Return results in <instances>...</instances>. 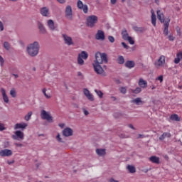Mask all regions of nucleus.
<instances>
[{"label":"nucleus","instance_id":"nucleus-45","mask_svg":"<svg viewBox=\"0 0 182 182\" xmlns=\"http://www.w3.org/2000/svg\"><path fill=\"white\" fill-rule=\"evenodd\" d=\"M82 112H83L85 116H88L89 111H87V109H86V108H82Z\"/></svg>","mask_w":182,"mask_h":182},{"label":"nucleus","instance_id":"nucleus-54","mask_svg":"<svg viewBox=\"0 0 182 182\" xmlns=\"http://www.w3.org/2000/svg\"><path fill=\"white\" fill-rule=\"evenodd\" d=\"M109 182H119V181H117V180H116V179H114V178H111L109 179Z\"/></svg>","mask_w":182,"mask_h":182},{"label":"nucleus","instance_id":"nucleus-57","mask_svg":"<svg viewBox=\"0 0 182 182\" xmlns=\"http://www.w3.org/2000/svg\"><path fill=\"white\" fill-rule=\"evenodd\" d=\"M110 2L112 5H114L117 2V0H110Z\"/></svg>","mask_w":182,"mask_h":182},{"label":"nucleus","instance_id":"nucleus-39","mask_svg":"<svg viewBox=\"0 0 182 182\" xmlns=\"http://www.w3.org/2000/svg\"><path fill=\"white\" fill-rule=\"evenodd\" d=\"M125 41H127L130 45H134V38L132 37H129Z\"/></svg>","mask_w":182,"mask_h":182},{"label":"nucleus","instance_id":"nucleus-4","mask_svg":"<svg viewBox=\"0 0 182 182\" xmlns=\"http://www.w3.org/2000/svg\"><path fill=\"white\" fill-rule=\"evenodd\" d=\"M89 58V54L86 51H82L78 54L77 58V63L79 66H83L85 65V60H87Z\"/></svg>","mask_w":182,"mask_h":182},{"label":"nucleus","instance_id":"nucleus-7","mask_svg":"<svg viewBox=\"0 0 182 182\" xmlns=\"http://www.w3.org/2000/svg\"><path fill=\"white\" fill-rule=\"evenodd\" d=\"M77 8L82 11L85 14H87L89 12V6L87 4H84L83 1L78 0L77 1Z\"/></svg>","mask_w":182,"mask_h":182},{"label":"nucleus","instance_id":"nucleus-11","mask_svg":"<svg viewBox=\"0 0 182 182\" xmlns=\"http://www.w3.org/2000/svg\"><path fill=\"white\" fill-rule=\"evenodd\" d=\"M62 36L65 45H68V46H72V45H75L72 37L69 36L68 34H63Z\"/></svg>","mask_w":182,"mask_h":182},{"label":"nucleus","instance_id":"nucleus-32","mask_svg":"<svg viewBox=\"0 0 182 182\" xmlns=\"http://www.w3.org/2000/svg\"><path fill=\"white\" fill-rule=\"evenodd\" d=\"M166 137H171V134L168 132H164L160 137L159 140H164Z\"/></svg>","mask_w":182,"mask_h":182},{"label":"nucleus","instance_id":"nucleus-16","mask_svg":"<svg viewBox=\"0 0 182 182\" xmlns=\"http://www.w3.org/2000/svg\"><path fill=\"white\" fill-rule=\"evenodd\" d=\"M1 157H11L12 156V150L6 149L0 151Z\"/></svg>","mask_w":182,"mask_h":182},{"label":"nucleus","instance_id":"nucleus-1","mask_svg":"<svg viewBox=\"0 0 182 182\" xmlns=\"http://www.w3.org/2000/svg\"><path fill=\"white\" fill-rule=\"evenodd\" d=\"M103 63H107V55L106 53H101L100 52H97L95 53V59L92 63L95 72L100 76H106V73L102 65Z\"/></svg>","mask_w":182,"mask_h":182},{"label":"nucleus","instance_id":"nucleus-15","mask_svg":"<svg viewBox=\"0 0 182 182\" xmlns=\"http://www.w3.org/2000/svg\"><path fill=\"white\" fill-rule=\"evenodd\" d=\"M105 32L102 30H98L95 34V39L97 41H105Z\"/></svg>","mask_w":182,"mask_h":182},{"label":"nucleus","instance_id":"nucleus-29","mask_svg":"<svg viewBox=\"0 0 182 182\" xmlns=\"http://www.w3.org/2000/svg\"><path fill=\"white\" fill-rule=\"evenodd\" d=\"M9 95L13 99H16L18 97V93L16 92V90L15 88H11L9 92Z\"/></svg>","mask_w":182,"mask_h":182},{"label":"nucleus","instance_id":"nucleus-51","mask_svg":"<svg viewBox=\"0 0 182 182\" xmlns=\"http://www.w3.org/2000/svg\"><path fill=\"white\" fill-rule=\"evenodd\" d=\"M0 31H4V23L0 21Z\"/></svg>","mask_w":182,"mask_h":182},{"label":"nucleus","instance_id":"nucleus-48","mask_svg":"<svg viewBox=\"0 0 182 182\" xmlns=\"http://www.w3.org/2000/svg\"><path fill=\"white\" fill-rule=\"evenodd\" d=\"M14 146H16V147H23V144L21 143H14Z\"/></svg>","mask_w":182,"mask_h":182},{"label":"nucleus","instance_id":"nucleus-61","mask_svg":"<svg viewBox=\"0 0 182 182\" xmlns=\"http://www.w3.org/2000/svg\"><path fill=\"white\" fill-rule=\"evenodd\" d=\"M155 2H156V4H159V2H160V1L159 0H155Z\"/></svg>","mask_w":182,"mask_h":182},{"label":"nucleus","instance_id":"nucleus-26","mask_svg":"<svg viewBox=\"0 0 182 182\" xmlns=\"http://www.w3.org/2000/svg\"><path fill=\"white\" fill-rule=\"evenodd\" d=\"M40 12L43 16H49V9L48 7L41 8Z\"/></svg>","mask_w":182,"mask_h":182},{"label":"nucleus","instance_id":"nucleus-23","mask_svg":"<svg viewBox=\"0 0 182 182\" xmlns=\"http://www.w3.org/2000/svg\"><path fill=\"white\" fill-rule=\"evenodd\" d=\"M95 151H96L97 156H99L100 157H103V156H106V149H97Z\"/></svg>","mask_w":182,"mask_h":182},{"label":"nucleus","instance_id":"nucleus-60","mask_svg":"<svg viewBox=\"0 0 182 182\" xmlns=\"http://www.w3.org/2000/svg\"><path fill=\"white\" fill-rule=\"evenodd\" d=\"M11 2H17L18 0H9Z\"/></svg>","mask_w":182,"mask_h":182},{"label":"nucleus","instance_id":"nucleus-50","mask_svg":"<svg viewBox=\"0 0 182 182\" xmlns=\"http://www.w3.org/2000/svg\"><path fill=\"white\" fill-rule=\"evenodd\" d=\"M77 75L79 77H81V79H82L83 77V74L82 73V72L79 71L77 73Z\"/></svg>","mask_w":182,"mask_h":182},{"label":"nucleus","instance_id":"nucleus-14","mask_svg":"<svg viewBox=\"0 0 182 182\" xmlns=\"http://www.w3.org/2000/svg\"><path fill=\"white\" fill-rule=\"evenodd\" d=\"M83 93L87 99L90 100V102H93L95 100V97L93 96V94H92L90 91L87 90V88H85L83 90Z\"/></svg>","mask_w":182,"mask_h":182},{"label":"nucleus","instance_id":"nucleus-28","mask_svg":"<svg viewBox=\"0 0 182 182\" xmlns=\"http://www.w3.org/2000/svg\"><path fill=\"white\" fill-rule=\"evenodd\" d=\"M149 160L151 163H154L155 164H160V158L156 156H152L149 158Z\"/></svg>","mask_w":182,"mask_h":182},{"label":"nucleus","instance_id":"nucleus-20","mask_svg":"<svg viewBox=\"0 0 182 182\" xmlns=\"http://www.w3.org/2000/svg\"><path fill=\"white\" fill-rule=\"evenodd\" d=\"M151 21L153 26H156L157 23V17L156 16V14L154 13V10L151 11Z\"/></svg>","mask_w":182,"mask_h":182},{"label":"nucleus","instance_id":"nucleus-5","mask_svg":"<svg viewBox=\"0 0 182 182\" xmlns=\"http://www.w3.org/2000/svg\"><path fill=\"white\" fill-rule=\"evenodd\" d=\"M41 117L43 120H46L48 123H53V117L50 115V112H46V110L43 109L41 112Z\"/></svg>","mask_w":182,"mask_h":182},{"label":"nucleus","instance_id":"nucleus-62","mask_svg":"<svg viewBox=\"0 0 182 182\" xmlns=\"http://www.w3.org/2000/svg\"><path fill=\"white\" fill-rule=\"evenodd\" d=\"M141 137H143V135L139 134V138H141Z\"/></svg>","mask_w":182,"mask_h":182},{"label":"nucleus","instance_id":"nucleus-42","mask_svg":"<svg viewBox=\"0 0 182 182\" xmlns=\"http://www.w3.org/2000/svg\"><path fill=\"white\" fill-rule=\"evenodd\" d=\"M119 90H120L121 93H123V95H126V93L127 92V88H126L124 87H122L121 88H119Z\"/></svg>","mask_w":182,"mask_h":182},{"label":"nucleus","instance_id":"nucleus-18","mask_svg":"<svg viewBox=\"0 0 182 182\" xmlns=\"http://www.w3.org/2000/svg\"><path fill=\"white\" fill-rule=\"evenodd\" d=\"M1 93L4 103H9V97L8 96V94H6V90L4 88L1 87Z\"/></svg>","mask_w":182,"mask_h":182},{"label":"nucleus","instance_id":"nucleus-27","mask_svg":"<svg viewBox=\"0 0 182 182\" xmlns=\"http://www.w3.org/2000/svg\"><path fill=\"white\" fill-rule=\"evenodd\" d=\"M180 60H182V51L176 54V58L174 59V63H176V65H178V63H180Z\"/></svg>","mask_w":182,"mask_h":182},{"label":"nucleus","instance_id":"nucleus-53","mask_svg":"<svg viewBox=\"0 0 182 182\" xmlns=\"http://www.w3.org/2000/svg\"><path fill=\"white\" fill-rule=\"evenodd\" d=\"M59 127H60V129H63V127H65V123H60L58 124Z\"/></svg>","mask_w":182,"mask_h":182},{"label":"nucleus","instance_id":"nucleus-64","mask_svg":"<svg viewBox=\"0 0 182 182\" xmlns=\"http://www.w3.org/2000/svg\"><path fill=\"white\" fill-rule=\"evenodd\" d=\"M114 100H116V97H112Z\"/></svg>","mask_w":182,"mask_h":182},{"label":"nucleus","instance_id":"nucleus-49","mask_svg":"<svg viewBox=\"0 0 182 182\" xmlns=\"http://www.w3.org/2000/svg\"><path fill=\"white\" fill-rule=\"evenodd\" d=\"M122 45L124 49H129V46H127V44H126L124 42H122Z\"/></svg>","mask_w":182,"mask_h":182},{"label":"nucleus","instance_id":"nucleus-10","mask_svg":"<svg viewBox=\"0 0 182 182\" xmlns=\"http://www.w3.org/2000/svg\"><path fill=\"white\" fill-rule=\"evenodd\" d=\"M166 65V57L164 55H161L159 59L155 62V66L157 69L163 68Z\"/></svg>","mask_w":182,"mask_h":182},{"label":"nucleus","instance_id":"nucleus-38","mask_svg":"<svg viewBox=\"0 0 182 182\" xmlns=\"http://www.w3.org/2000/svg\"><path fill=\"white\" fill-rule=\"evenodd\" d=\"M132 29L135 31V32H143L144 31L143 27L133 26Z\"/></svg>","mask_w":182,"mask_h":182},{"label":"nucleus","instance_id":"nucleus-37","mask_svg":"<svg viewBox=\"0 0 182 182\" xmlns=\"http://www.w3.org/2000/svg\"><path fill=\"white\" fill-rule=\"evenodd\" d=\"M95 92L100 99H103V92L101 90H95Z\"/></svg>","mask_w":182,"mask_h":182},{"label":"nucleus","instance_id":"nucleus-59","mask_svg":"<svg viewBox=\"0 0 182 182\" xmlns=\"http://www.w3.org/2000/svg\"><path fill=\"white\" fill-rule=\"evenodd\" d=\"M129 129H132L133 130H134V127L133 126V124H129Z\"/></svg>","mask_w":182,"mask_h":182},{"label":"nucleus","instance_id":"nucleus-24","mask_svg":"<svg viewBox=\"0 0 182 182\" xmlns=\"http://www.w3.org/2000/svg\"><path fill=\"white\" fill-rule=\"evenodd\" d=\"M138 85L141 89H146V87H147V81L144 80L143 78H140Z\"/></svg>","mask_w":182,"mask_h":182},{"label":"nucleus","instance_id":"nucleus-34","mask_svg":"<svg viewBox=\"0 0 182 182\" xmlns=\"http://www.w3.org/2000/svg\"><path fill=\"white\" fill-rule=\"evenodd\" d=\"M127 168L129 171V173H136V168L134 166L128 165L127 166Z\"/></svg>","mask_w":182,"mask_h":182},{"label":"nucleus","instance_id":"nucleus-35","mask_svg":"<svg viewBox=\"0 0 182 182\" xmlns=\"http://www.w3.org/2000/svg\"><path fill=\"white\" fill-rule=\"evenodd\" d=\"M117 60L119 65H123V63H124V57L119 55Z\"/></svg>","mask_w":182,"mask_h":182},{"label":"nucleus","instance_id":"nucleus-40","mask_svg":"<svg viewBox=\"0 0 182 182\" xmlns=\"http://www.w3.org/2000/svg\"><path fill=\"white\" fill-rule=\"evenodd\" d=\"M4 48H6V50H9V49H11V44H9V43L5 41L4 43Z\"/></svg>","mask_w":182,"mask_h":182},{"label":"nucleus","instance_id":"nucleus-6","mask_svg":"<svg viewBox=\"0 0 182 182\" xmlns=\"http://www.w3.org/2000/svg\"><path fill=\"white\" fill-rule=\"evenodd\" d=\"M98 18L97 16H95V15H91L87 17V25L90 27V28H93L95 27V25H96V23H97V21H98Z\"/></svg>","mask_w":182,"mask_h":182},{"label":"nucleus","instance_id":"nucleus-9","mask_svg":"<svg viewBox=\"0 0 182 182\" xmlns=\"http://www.w3.org/2000/svg\"><path fill=\"white\" fill-rule=\"evenodd\" d=\"M65 18L67 19H69V21H72V19H73V11L72 10V6L69 5L65 7Z\"/></svg>","mask_w":182,"mask_h":182},{"label":"nucleus","instance_id":"nucleus-46","mask_svg":"<svg viewBox=\"0 0 182 182\" xmlns=\"http://www.w3.org/2000/svg\"><path fill=\"white\" fill-rule=\"evenodd\" d=\"M108 40L109 41V42H111V43H113V42H114V37L109 36L108 37Z\"/></svg>","mask_w":182,"mask_h":182},{"label":"nucleus","instance_id":"nucleus-17","mask_svg":"<svg viewBox=\"0 0 182 182\" xmlns=\"http://www.w3.org/2000/svg\"><path fill=\"white\" fill-rule=\"evenodd\" d=\"M63 136L65 137H70V136H73V129L70 127H66L63 130Z\"/></svg>","mask_w":182,"mask_h":182},{"label":"nucleus","instance_id":"nucleus-44","mask_svg":"<svg viewBox=\"0 0 182 182\" xmlns=\"http://www.w3.org/2000/svg\"><path fill=\"white\" fill-rule=\"evenodd\" d=\"M5 125H4V124L0 122V132H4V130H5Z\"/></svg>","mask_w":182,"mask_h":182},{"label":"nucleus","instance_id":"nucleus-47","mask_svg":"<svg viewBox=\"0 0 182 182\" xmlns=\"http://www.w3.org/2000/svg\"><path fill=\"white\" fill-rule=\"evenodd\" d=\"M156 80H159L160 83L163 82V75H160L156 78Z\"/></svg>","mask_w":182,"mask_h":182},{"label":"nucleus","instance_id":"nucleus-43","mask_svg":"<svg viewBox=\"0 0 182 182\" xmlns=\"http://www.w3.org/2000/svg\"><path fill=\"white\" fill-rule=\"evenodd\" d=\"M4 63H5V60L0 55V66H4Z\"/></svg>","mask_w":182,"mask_h":182},{"label":"nucleus","instance_id":"nucleus-22","mask_svg":"<svg viewBox=\"0 0 182 182\" xmlns=\"http://www.w3.org/2000/svg\"><path fill=\"white\" fill-rule=\"evenodd\" d=\"M47 26H48L50 31H55L56 29V27L55 26V22H53V20L50 19L47 21Z\"/></svg>","mask_w":182,"mask_h":182},{"label":"nucleus","instance_id":"nucleus-21","mask_svg":"<svg viewBox=\"0 0 182 182\" xmlns=\"http://www.w3.org/2000/svg\"><path fill=\"white\" fill-rule=\"evenodd\" d=\"M38 26L40 33H41L42 35H45L47 33L46 28H45V26H43L42 23L38 22Z\"/></svg>","mask_w":182,"mask_h":182},{"label":"nucleus","instance_id":"nucleus-19","mask_svg":"<svg viewBox=\"0 0 182 182\" xmlns=\"http://www.w3.org/2000/svg\"><path fill=\"white\" fill-rule=\"evenodd\" d=\"M131 103L136 105V106H140L141 105H144V102L141 100V98L136 97L132 100Z\"/></svg>","mask_w":182,"mask_h":182},{"label":"nucleus","instance_id":"nucleus-55","mask_svg":"<svg viewBox=\"0 0 182 182\" xmlns=\"http://www.w3.org/2000/svg\"><path fill=\"white\" fill-rule=\"evenodd\" d=\"M58 2H59V4H65V2H66V0H57Z\"/></svg>","mask_w":182,"mask_h":182},{"label":"nucleus","instance_id":"nucleus-31","mask_svg":"<svg viewBox=\"0 0 182 182\" xmlns=\"http://www.w3.org/2000/svg\"><path fill=\"white\" fill-rule=\"evenodd\" d=\"M122 39H124V41H126L127 39H128L130 36H129V33H127V31L124 30L122 32Z\"/></svg>","mask_w":182,"mask_h":182},{"label":"nucleus","instance_id":"nucleus-25","mask_svg":"<svg viewBox=\"0 0 182 182\" xmlns=\"http://www.w3.org/2000/svg\"><path fill=\"white\" fill-rule=\"evenodd\" d=\"M124 65L128 69H133V68H134L136 65V63L133 60H128L125 63Z\"/></svg>","mask_w":182,"mask_h":182},{"label":"nucleus","instance_id":"nucleus-36","mask_svg":"<svg viewBox=\"0 0 182 182\" xmlns=\"http://www.w3.org/2000/svg\"><path fill=\"white\" fill-rule=\"evenodd\" d=\"M55 139L58 143H63V139L62 138V135L58 133V134L55 136Z\"/></svg>","mask_w":182,"mask_h":182},{"label":"nucleus","instance_id":"nucleus-13","mask_svg":"<svg viewBox=\"0 0 182 182\" xmlns=\"http://www.w3.org/2000/svg\"><path fill=\"white\" fill-rule=\"evenodd\" d=\"M28 128V123L19 122L14 125V130H26Z\"/></svg>","mask_w":182,"mask_h":182},{"label":"nucleus","instance_id":"nucleus-58","mask_svg":"<svg viewBox=\"0 0 182 182\" xmlns=\"http://www.w3.org/2000/svg\"><path fill=\"white\" fill-rule=\"evenodd\" d=\"M13 76H14L15 79H18L19 77V75H18L17 74H12Z\"/></svg>","mask_w":182,"mask_h":182},{"label":"nucleus","instance_id":"nucleus-63","mask_svg":"<svg viewBox=\"0 0 182 182\" xmlns=\"http://www.w3.org/2000/svg\"><path fill=\"white\" fill-rule=\"evenodd\" d=\"M151 89H152V90H153L156 89V87H155V86H153Z\"/></svg>","mask_w":182,"mask_h":182},{"label":"nucleus","instance_id":"nucleus-52","mask_svg":"<svg viewBox=\"0 0 182 182\" xmlns=\"http://www.w3.org/2000/svg\"><path fill=\"white\" fill-rule=\"evenodd\" d=\"M168 41H174V36L169 35L168 36Z\"/></svg>","mask_w":182,"mask_h":182},{"label":"nucleus","instance_id":"nucleus-2","mask_svg":"<svg viewBox=\"0 0 182 182\" xmlns=\"http://www.w3.org/2000/svg\"><path fill=\"white\" fill-rule=\"evenodd\" d=\"M157 18L159 19L161 23H164V35L167 36L168 35V26H170V18H167L164 20V14L161 11L158 10L156 11Z\"/></svg>","mask_w":182,"mask_h":182},{"label":"nucleus","instance_id":"nucleus-12","mask_svg":"<svg viewBox=\"0 0 182 182\" xmlns=\"http://www.w3.org/2000/svg\"><path fill=\"white\" fill-rule=\"evenodd\" d=\"M41 92L43 95H44L46 99H52L53 95L52 92V90H50V88H43L41 90Z\"/></svg>","mask_w":182,"mask_h":182},{"label":"nucleus","instance_id":"nucleus-41","mask_svg":"<svg viewBox=\"0 0 182 182\" xmlns=\"http://www.w3.org/2000/svg\"><path fill=\"white\" fill-rule=\"evenodd\" d=\"M132 93H135L137 95L138 93H140L141 92V87H136L135 90H132Z\"/></svg>","mask_w":182,"mask_h":182},{"label":"nucleus","instance_id":"nucleus-8","mask_svg":"<svg viewBox=\"0 0 182 182\" xmlns=\"http://www.w3.org/2000/svg\"><path fill=\"white\" fill-rule=\"evenodd\" d=\"M14 140H23L25 139V134L21 130H17L14 132V135H12Z\"/></svg>","mask_w":182,"mask_h":182},{"label":"nucleus","instance_id":"nucleus-56","mask_svg":"<svg viewBox=\"0 0 182 182\" xmlns=\"http://www.w3.org/2000/svg\"><path fill=\"white\" fill-rule=\"evenodd\" d=\"M14 163H15V161H7V164L11 165V164H14Z\"/></svg>","mask_w":182,"mask_h":182},{"label":"nucleus","instance_id":"nucleus-33","mask_svg":"<svg viewBox=\"0 0 182 182\" xmlns=\"http://www.w3.org/2000/svg\"><path fill=\"white\" fill-rule=\"evenodd\" d=\"M32 117V112L30 111L27 113L26 115H25L24 117V120H26V122H29L31 120V118Z\"/></svg>","mask_w":182,"mask_h":182},{"label":"nucleus","instance_id":"nucleus-3","mask_svg":"<svg viewBox=\"0 0 182 182\" xmlns=\"http://www.w3.org/2000/svg\"><path fill=\"white\" fill-rule=\"evenodd\" d=\"M39 42L38 41H34L28 44L26 47L28 55L32 58H35V56H37L38 53H39Z\"/></svg>","mask_w":182,"mask_h":182},{"label":"nucleus","instance_id":"nucleus-30","mask_svg":"<svg viewBox=\"0 0 182 182\" xmlns=\"http://www.w3.org/2000/svg\"><path fill=\"white\" fill-rule=\"evenodd\" d=\"M170 119L173 122H180V117H178V115H177V114H173L171 115Z\"/></svg>","mask_w":182,"mask_h":182}]
</instances>
